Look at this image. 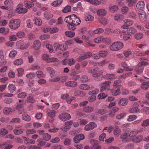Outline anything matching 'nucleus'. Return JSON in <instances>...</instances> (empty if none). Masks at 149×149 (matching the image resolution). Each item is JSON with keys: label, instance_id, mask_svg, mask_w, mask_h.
Segmentation results:
<instances>
[{"label": "nucleus", "instance_id": "nucleus-1", "mask_svg": "<svg viewBox=\"0 0 149 149\" xmlns=\"http://www.w3.org/2000/svg\"><path fill=\"white\" fill-rule=\"evenodd\" d=\"M64 21L68 23L67 26L70 31H74L76 29V26L80 24L81 21L77 15L73 14L65 17Z\"/></svg>", "mask_w": 149, "mask_h": 149}, {"label": "nucleus", "instance_id": "nucleus-2", "mask_svg": "<svg viewBox=\"0 0 149 149\" xmlns=\"http://www.w3.org/2000/svg\"><path fill=\"white\" fill-rule=\"evenodd\" d=\"M137 131H131L128 132H125L120 135V138L123 143H127L132 140V138L138 134Z\"/></svg>", "mask_w": 149, "mask_h": 149}, {"label": "nucleus", "instance_id": "nucleus-3", "mask_svg": "<svg viewBox=\"0 0 149 149\" xmlns=\"http://www.w3.org/2000/svg\"><path fill=\"white\" fill-rule=\"evenodd\" d=\"M20 20L19 19H12L9 23L10 28L13 29H17L20 25Z\"/></svg>", "mask_w": 149, "mask_h": 149}, {"label": "nucleus", "instance_id": "nucleus-4", "mask_svg": "<svg viewBox=\"0 0 149 149\" xmlns=\"http://www.w3.org/2000/svg\"><path fill=\"white\" fill-rule=\"evenodd\" d=\"M123 46V43L120 42H114L110 47V49L112 51H118L121 49Z\"/></svg>", "mask_w": 149, "mask_h": 149}, {"label": "nucleus", "instance_id": "nucleus-5", "mask_svg": "<svg viewBox=\"0 0 149 149\" xmlns=\"http://www.w3.org/2000/svg\"><path fill=\"white\" fill-rule=\"evenodd\" d=\"M138 13L140 21L142 22H145L147 20L146 14L143 10H138Z\"/></svg>", "mask_w": 149, "mask_h": 149}, {"label": "nucleus", "instance_id": "nucleus-6", "mask_svg": "<svg viewBox=\"0 0 149 149\" xmlns=\"http://www.w3.org/2000/svg\"><path fill=\"white\" fill-rule=\"evenodd\" d=\"M54 47H56V49L62 51H65L68 48V45L66 43L61 45L59 44H56L54 45Z\"/></svg>", "mask_w": 149, "mask_h": 149}, {"label": "nucleus", "instance_id": "nucleus-7", "mask_svg": "<svg viewBox=\"0 0 149 149\" xmlns=\"http://www.w3.org/2000/svg\"><path fill=\"white\" fill-rule=\"evenodd\" d=\"M88 72L91 73L93 77H98V68L97 67L95 68H90L88 70Z\"/></svg>", "mask_w": 149, "mask_h": 149}, {"label": "nucleus", "instance_id": "nucleus-8", "mask_svg": "<svg viewBox=\"0 0 149 149\" xmlns=\"http://www.w3.org/2000/svg\"><path fill=\"white\" fill-rule=\"evenodd\" d=\"M70 76L72 80L76 81L80 78V76L77 74L76 71L74 69L71 70Z\"/></svg>", "mask_w": 149, "mask_h": 149}, {"label": "nucleus", "instance_id": "nucleus-9", "mask_svg": "<svg viewBox=\"0 0 149 149\" xmlns=\"http://www.w3.org/2000/svg\"><path fill=\"white\" fill-rule=\"evenodd\" d=\"M58 117L63 121L69 120L71 118L70 115L67 113H62L59 115Z\"/></svg>", "mask_w": 149, "mask_h": 149}, {"label": "nucleus", "instance_id": "nucleus-10", "mask_svg": "<svg viewBox=\"0 0 149 149\" xmlns=\"http://www.w3.org/2000/svg\"><path fill=\"white\" fill-rule=\"evenodd\" d=\"M97 126V125L95 123L90 122L85 126V129L86 130H91L96 127Z\"/></svg>", "mask_w": 149, "mask_h": 149}, {"label": "nucleus", "instance_id": "nucleus-11", "mask_svg": "<svg viewBox=\"0 0 149 149\" xmlns=\"http://www.w3.org/2000/svg\"><path fill=\"white\" fill-rule=\"evenodd\" d=\"M84 136L82 134H80L78 135H76L74 138L73 140L74 142L75 143H79L80 141L84 139Z\"/></svg>", "mask_w": 149, "mask_h": 149}, {"label": "nucleus", "instance_id": "nucleus-12", "mask_svg": "<svg viewBox=\"0 0 149 149\" xmlns=\"http://www.w3.org/2000/svg\"><path fill=\"white\" fill-rule=\"evenodd\" d=\"M143 70V67L142 65V64L141 63H139L136 66L134 70L137 73L140 74L142 73Z\"/></svg>", "mask_w": 149, "mask_h": 149}, {"label": "nucleus", "instance_id": "nucleus-13", "mask_svg": "<svg viewBox=\"0 0 149 149\" xmlns=\"http://www.w3.org/2000/svg\"><path fill=\"white\" fill-rule=\"evenodd\" d=\"M43 131H40L39 134L42 135V138L44 141H48L51 139V136L47 133H43Z\"/></svg>", "mask_w": 149, "mask_h": 149}, {"label": "nucleus", "instance_id": "nucleus-14", "mask_svg": "<svg viewBox=\"0 0 149 149\" xmlns=\"http://www.w3.org/2000/svg\"><path fill=\"white\" fill-rule=\"evenodd\" d=\"M66 86L71 87L74 88L77 85V83L74 81H68L65 83Z\"/></svg>", "mask_w": 149, "mask_h": 149}, {"label": "nucleus", "instance_id": "nucleus-15", "mask_svg": "<svg viewBox=\"0 0 149 149\" xmlns=\"http://www.w3.org/2000/svg\"><path fill=\"white\" fill-rule=\"evenodd\" d=\"M16 109L18 110V113L20 114L22 113L24 110V105L22 103L19 104L16 107Z\"/></svg>", "mask_w": 149, "mask_h": 149}, {"label": "nucleus", "instance_id": "nucleus-16", "mask_svg": "<svg viewBox=\"0 0 149 149\" xmlns=\"http://www.w3.org/2000/svg\"><path fill=\"white\" fill-rule=\"evenodd\" d=\"M128 102V100L127 98H122L118 102V104L120 106H125Z\"/></svg>", "mask_w": 149, "mask_h": 149}, {"label": "nucleus", "instance_id": "nucleus-17", "mask_svg": "<svg viewBox=\"0 0 149 149\" xmlns=\"http://www.w3.org/2000/svg\"><path fill=\"white\" fill-rule=\"evenodd\" d=\"M143 139L142 136H138L136 137L135 136H133V138H132V140L133 142L135 143H138L141 142Z\"/></svg>", "mask_w": 149, "mask_h": 149}, {"label": "nucleus", "instance_id": "nucleus-18", "mask_svg": "<svg viewBox=\"0 0 149 149\" xmlns=\"http://www.w3.org/2000/svg\"><path fill=\"white\" fill-rule=\"evenodd\" d=\"M94 108L90 106L86 107L83 109L84 111L87 113L92 112L94 111Z\"/></svg>", "mask_w": 149, "mask_h": 149}, {"label": "nucleus", "instance_id": "nucleus-19", "mask_svg": "<svg viewBox=\"0 0 149 149\" xmlns=\"http://www.w3.org/2000/svg\"><path fill=\"white\" fill-rule=\"evenodd\" d=\"M41 43L39 40H36L34 42L33 45V47L36 49H39L40 47Z\"/></svg>", "mask_w": 149, "mask_h": 149}, {"label": "nucleus", "instance_id": "nucleus-20", "mask_svg": "<svg viewBox=\"0 0 149 149\" xmlns=\"http://www.w3.org/2000/svg\"><path fill=\"white\" fill-rule=\"evenodd\" d=\"M24 4L26 8H30L33 7L34 4L32 2L28 1H26L24 3Z\"/></svg>", "mask_w": 149, "mask_h": 149}, {"label": "nucleus", "instance_id": "nucleus-21", "mask_svg": "<svg viewBox=\"0 0 149 149\" xmlns=\"http://www.w3.org/2000/svg\"><path fill=\"white\" fill-rule=\"evenodd\" d=\"M46 70L47 72L49 74L51 77H54L55 74V72L52 68L50 67H48L47 68Z\"/></svg>", "mask_w": 149, "mask_h": 149}, {"label": "nucleus", "instance_id": "nucleus-22", "mask_svg": "<svg viewBox=\"0 0 149 149\" xmlns=\"http://www.w3.org/2000/svg\"><path fill=\"white\" fill-rule=\"evenodd\" d=\"M145 4L143 1H139L137 4L136 7L139 9V10H143L145 7Z\"/></svg>", "mask_w": 149, "mask_h": 149}, {"label": "nucleus", "instance_id": "nucleus-23", "mask_svg": "<svg viewBox=\"0 0 149 149\" xmlns=\"http://www.w3.org/2000/svg\"><path fill=\"white\" fill-rule=\"evenodd\" d=\"M17 12L19 13H25L27 12V9L26 8L19 7L16 9Z\"/></svg>", "mask_w": 149, "mask_h": 149}, {"label": "nucleus", "instance_id": "nucleus-24", "mask_svg": "<svg viewBox=\"0 0 149 149\" xmlns=\"http://www.w3.org/2000/svg\"><path fill=\"white\" fill-rule=\"evenodd\" d=\"M120 91V89L119 88H118L117 90H115L113 89L111 90L112 95L114 96H116L118 95H120L121 93Z\"/></svg>", "mask_w": 149, "mask_h": 149}, {"label": "nucleus", "instance_id": "nucleus-25", "mask_svg": "<svg viewBox=\"0 0 149 149\" xmlns=\"http://www.w3.org/2000/svg\"><path fill=\"white\" fill-rule=\"evenodd\" d=\"M73 123L72 121L70 120L68 121L65 123L64 128L66 130H68L70 129V125H72Z\"/></svg>", "mask_w": 149, "mask_h": 149}, {"label": "nucleus", "instance_id": "nucleus-26", "mask_svg": "<svg viewBox=\"0 0 149 149\" xmlns=\"http://www.w3.org/2000/svg\"><path fill=\"white\" fill-rule=\"evenodd\" d=\"M136 29L132 27H130L127 31V34L130 36H131L132 35H134L136 33Z\"/></svg>", "mask_w": 149, "mask_h": 149}, {"label": "nucleus", "instance_id": "nucleus-27", "mask_svg": "<svg viewBox=\"0 0 149 149\" xmlns=\"http://www.w3.org/2000/svg\"><path fill=\"white\" fill-rule=\"evenodd\" d=\"M22 118L26 121H29L31 120V117L26 113H24L22 115Z\"/></svg>", "mask_w": 149, "mask_h": 149}, {"label": "nucleus", "instance_id": "nucleus-28", "mask_svg": "<svg viewBox=\"0 0 149 149\" xmlns=\"http://www.w3.org/2000/svg\"><path fill=\"white\" fill-rule=\"evenodd\" d=\"M98 15L100 16H102L105 15L107 13L106 11L105 10L100 9L97 11Z\"/></svg>", "mask_w": 149, "mask_h": 149}, {"label": "nucleus", "instance_id": "nucleus-29", "mask_svg": "<svg viewBox=\"0 0 149 149\" xmlns=\"http://www.w3.org/2000/svg\"><path fill=\"white\" fill-rule=\"evenodd\" d=\"M24 140L25 141V143L26 145L32 144H34L35 143V141L32 139H28L26 137L24 138Z\"/></svg>", "mask_w": 149, "mask_h": 149}, {"label": "nucleus", "instance_id": "nucleus-30", "mask_svg": "<svg viewBox=\"0 0 149 149\" xmlns=\"http://www.w3.org/2000/svg\"><path fill=\"white\" fill-rule=\"evenodd\" d=\"M124 18L123 15L121 14L116 15L114 16V19L116 20L120 21L123 20Z\"/></svg>", "mask_w": 149, "mask_h": 149}, {"label": "nucleus", "instance_id": "nucleus-31", "mask_svg": "<svg viewBox=\"0 0 149 149\" xmlns=\"http://www.w3.org/2000/svg\"><path fill=\"white\" fill-rule=\"evenodd\" d=\"M124 22L125 24V25H127L128 27L132 25L134 23L133 21L129 19H126L124 20Z\"/></svg>", "mask_w": 149, "mask_h": 149}, {"label": "nucleus", "instance_id": "nucleus-32", "mask_svg": "<svg viewBox=\"0 0 149 149\" xmlns=\"http://www.w3.org/2000/svg\"><path fill=\"white\" fill-rule=\"evenodd\" d=\"M75 33L74 31H66L65 32V34L68 37L72 38L74 36Z\"/></svg>", "mask_w": 149, "mask_h": 149}, {"label": "nucleus", "instance_id": "nucleus-33", "mask_svg": "<svg viewBox=\"0 0 149 149\" xmlns=\"http://www.w3.org/2000/svg\"><path fill=\"white\" fill-rule=\"evenodd\" d=\"M103 77L107 79H112L113 78H116V77L114 74H107L103 76Z\"/></svg>", "mask_w": 149, "mask_h": 149}, {"label": "nucleus", "instance_id": "nucleus-34", "mask_svg": "<svg viewBox=\"0 0 149 149\" xmlns=\"http://www.w3.org/2000/svg\"><path fill=\"white\" fill-rule=\"evenodd\" d=\"M79 88L83 90H88L90 89V86L87 84H81L80 85Z\"/></svg>", "mask_w": 149, "mask_h": 149}, {"label": "nucleus", "instance_id": "nucleus-35", "mask_svg": "<svg viewBox=\"0 0 149 149\" xmlns=\"http://www.w3.org/2000/svg\"><path fill=\"white\" fill-rule=\"evenodd\" d=\"M20 42L21 45L20 46V48L22 49H26L29 45L25 43L23 41H21Z\"/></svg>", "mask_w": 149, "mask_h": 149}, {"label": "nucleus", "instance_id": "nucleus-36", "mask_svg": "<svg viewBox=\"0 0 149 149\" xmlns=\"http://www.w3.org/2000/svg\"><path fill=\"white\" fill-rule=\"evenodd\" d=\"M12 112V109L10 108L5 107L3 110V113L5 114H9L11 113Z\"/></svg>", "mask_w": 149, "mask_h": 149}, {"label": "nucleus", "instance_id": "nucleus-37", "mask_svg": "<svg viewBox=\"0 0 149 149\" xmlns=\"http://www.w3.org/2000/svg\"><path fill=\"white\" fill-rule=\"evenodd\" d=\"M8 89L10 93H13L16 90V88L14 85L10 84L8 86Z\"/></svg>", "mask_w": 149, "mask_h": 149}, {"label": "nucleus", "instance_id": "nucleus-38", "mask_svg": "<svg viewBox=\"0 0 149 149\" xmlns=\"http://www.w3.org/2000/svg\"><path fill=\"white\" fill-rule=\"evenodd\" d=\"M149 86V81L145 82L141 86V88L143 90H148Z\"/></svg>", "mask_w": 149, "mask_h": 149}, {"label": "nucleus", "instance_id": "nucleus-39", "mask_svg": "<svg viewBox=\"0 0 149 149\" xmlns=\"http://www.w3.org/2000/svg\"><path fill=\"white\" fill-rule=\"evenodd\" d=\"M38 145L42 147L45 144V142L43 141L42 139H39L37 140Z\"/></svg>", "mask_w": 149, "mask_h": 149}, {"label": "nucleus", "instance_id": "nucleus-40", "mask_svg": "<svg viewBox=\"0 0 149 149\" xmlns=\"http://www.w3.org/2000/svg\"><path fill=\"white\" fill-rule=\"evenodd\" d=\"M121 80L120 79H118L115 81L113 83V86L114 88H115V86L121 87V85L120 84V83L121 82Z\"/></svg>", "mask_w": 149, "mask_h": 149}, {"label": "nucleus", "instance_id": "nucleus-41", "mask_svg": "<svg viewBox=\"0 0 149 149\" xmlns=\"http://www.w3.org/2000/svg\"><path fill=\"white\" fill-rule=\"evenodd\" d=\"M84 1H87L91 3L94 4L95 5L99 4L100 2L98 0H84Z\"/></svg>", "mask_w": 149, "mask_h": 149}, {"label": "nucleus", "instance_id": "nucleus-42", "mask_svg": "<svg viewBox=\"0 0 149 149\" xmlns=\"http://www.w3.org/2000/svg\"><path fill=\"white\" fill-rule=\"evenodd\" d=\"M110 83L111 82L110 81H105L102 83V86L105 87L107 89L109 90V86Z\"/></svg>", "mask_w": 149, "mask_h": 149}, {"label": "nucleus", "instance_id": "nucleus-43", "mask_svg": "<svg viewBox=\"0 0 149 149\" xmlns=\"http://www.w3.org/2000/svg\"><path fill=\"white\" fill-rule=\"evenodd\" d=\"M137 116L135 115H130L129 116L127 119V121H132L136 119Z\"/></svg>", "mask_w": 149, "mask_h": 149}, {"label": "nucleus", "instance_id": "nucleus-44", "mask_svg": "<svg viewBox=\"0 0 149 149\" xmlns=\"http://www.w3.org/2000/svg\"><path fill=\"white\" fill-rule=\"evenodd\" d=\"M44 15L45 17L47 19L51 18L53 16V15L50 13L49 11H46Z\"/></svg>", "mask_w": 149, "mask_h": 149}, {"label": "nucleus", "instance_id": "nucleus-45", "mask_svg": "<svg viewBox=\"0 0 149 149\" xmlns=\"http://www.w3.org/2000/svg\"><path fill=\"white\" fill-rule=\"evenodd\" d=\"M107 96V95L104 93H101L99 94L97 97L99 99H104Z\"/></svg>", "mask_w": 149, "mask_h": 149}, {"label": "nucleus", "instance_id": "nucleus-46", "mask_svg": "<svg viewBox=\"0 0 149 149\" xmlns=\"http://www.w3.org/2000/svg\"><path fill=\"white\" fill-rule=\"evenodd\" d=\"M16 36L19 38H22L25 36V33L23 31H19L16 33Z\"/></svg>", "mask_w": 149, "mask_h": 149}, {"label": "nucleus", "instance_id": "nucleus-47", "mask_svg": "<svg viewBox=\"0 0 149 149\" xmlns=\"http://www.w3.org/2000/svg\"><path fill=\"white\" fill-rule=\"evenodd\" d=\"M129 17L133 19H136L137 17L136 13L134 11H132L129 14Z\"/></svg>", "mask_w": 149, "mask_h": 149}, {"label": "nucleus", "instance_id": "nucleus-48", "mask_svg": "<svg viewBox=\"0 0 149 149\" xmlns=\"http://www.w3.org/2000/svg\"><path fill=\"white\" fill-rule=\"evenodd\" d=\"M143 35L142 33H138L135 34L134 35V38L137 40H139L142 38L143 37Z\"/></svg>", "mask_w": 149, "mask_h": 149}, {"label": "nucleus", "instance_id": "nucleus-49", "mask_svg": "<svg viewBox=\"0 0 149 149\" xmlns=\"http://www.w3.org/2000/svg\"><path fill=\"white\" fill-rule=\"evenodd\" d=\"M104 31V30L102 28H98L93 31V33L95 34H100Z\"/></svg>", "mask_w": 149, "mask_h": 149}, {"label": "nucleus", "instance_id": "nucleus-50", "mask_svg": "<svg viewBox=\"0 0 149 149\" xmlns=\"http://www.w3.org/2000/svg\"><path fill=\"white\" fill-rule=\"evenodd\" d=\"M88 80V77L85 75H83L80 78V80L83 83H85Z\"/></svg>", "mask_w": 149, "mask_h": 149}, {"label": "nucleus", "instance_id": "nucleus-51", "mask_svg": "<svg viewBox=\"0 0 149 149\" xmlns=\"http://www.w3.org/2000/svg\"><path fill=\"white\" fill-rule=\"evenodd\" d=\"M140 111L139 109H137L133 107L129 110V112L131 113H135L137 112H139Z\"/></svg>", "mask_w": 149, "mask_h": 149}, {"label": "nucleus", "instance_id": "nucleus-52", "mask_svg": "<svg viewBox=\"0 0 149 149\" xmlns=\"http://www.w3.org/2000/svg\"><path fill=\"white\" fill-rule=\"evenodd\" d=\"M23 63V60L21 59H17L14 62V64L16 65H21Z\"/></svg>", "mask_w": 149, "mask_h": 149}, {"label": "nucleus", "instance_id": "nucleus-53", "mask_svg": "<svg viewBox=\"0 0 149 149\" xmlns=\"http://www.w3.org/2000/svg\"><path fill=\"white\" fill-rule=\"evenodd\" d=\"M96 98V96L92 95L88 97V100L90 102H92L95 100Z\"/></svg>", "mask_w": 149, "mask_h": 149}, {"label": "nucleus", "instance_id": "nucleus-54", "mask_svg": "<svg viewBox=\"0 0 149 149\" xmlns=\"http://www.w3.org/2000/svg\"><path fill=\"white\" fill-rule=\"evenodd\" d=\"M27 96L26 94V93L22 92L19 93L17 95L18 98H25Z\"/></svg>", "mask_w": 149, "mask_h": 149}, {"label": "nucleus", "instance_id": "nucleus-55", "mask_svg": "<svg viewBox=\"0 0 149 149\" xmlns=\"http://www.w3.org/2000/svg\"><path fill=\"white\" fill-rule=\"evenodd\" d=\"M17 52L15 50H12L9 54V56L12 58H14L17 54Z\"/></svg>", "mask_w": 149, "mask_h": 149}, {"label": "nucleus", "instance_id": "nucleus-56", "mask_svg": "<svg viewBox=\"0 0 149 149\" xmlns=\"http://www.w3.org/2000/svg\"><path fill=\"white\" fill-rule=\"evenodd\" d=\"M27 100L29 102L33 103L36 101L35 99H34L33 97L31 96H29L27 97Z\"/></svg>", "mask_w": 149, "mask_h": 149}, {"label": "nucleus", "instance_id": "nucleus-57", "mask_svg": "<svg viewBox=\"0 0 149 149\" xmlns=\"http://www.w3.org/2000/svg\"><path fill=\"white\" fill-rule=\"evenodd\" d=\"M99 54L100 56L104 57L107 54V52L105 51H101L99 52Z\"/></svg>", "mask_w": 149, "mask_h": 149}, {"label": "nucleus", "instance_id": "nucleus-58", "mask_svg": "<svg viewBox=\"0 0 149 149\" xmlns=\"http://www.w3.org/2000/svg\"><path fill=\"white\" fill-rule=\"evenodd\" d=\"M94 17L91 15H88L85 17V20L86 21H92L93 20Z\"/></svg>", "mask_w": 149, "mask_h": 149}, {"label": "nucleus", "instance_id": "nucleus-59", "mask_svg": "<svg viewBox=\"0 0 149 149\" xmlns=\"http://www.w3.org/2000/svg\"><path fill=\"white\" fill-rule=\"evenodd\" d=\"M99 92V90L98 89H95L94 91H89L88 93V94L89 95H95L97 94Z\"/></svg>", "mask_w": 149, "mask_h": 149}, {"label": "nucleus", "instance_id": "nucleus-60", "mask_svg": "<svg viewBox=\"0 0 149 149\" xmlns=\"http://www.w3.org/2000/svg\"><path fill=\"white\" fill-rule=\"evenodd\" d=\"M71 7L70 6H67L65 7L63 10L62 11L63 13H66L70 11Z\"/></svg>", "mask_w": 149, "mask_h": 149}, {"label": "nucleus", "instance_id": "nucleus-61", "mask_svg": "<svg viewBox=\"0 0 149 149\" xmlns=\"http://www.w3.org/2000/svg\"><path fill=\"white\" fill-rule=\"evenodd\" d=\"M107 112V111L104 109H100L97 110V113L101 115H103L106 113Z\"/></svg>", "mask_w": 149, "mask_h": 149}, {"label": "nucleus", "instance_id": "nucleus-62", "mask_svg": "<svg viewBox=\"0 0 149 149\" xmlns=\"http://www.w3.org/2000/svg\"><path fill=\"white\" fill-rule=\"evenodd\" d=\"M99 21L102 25H106L107 24V19L104 18H101Z\"/></svg>", "mask_w": 149, "mask_h": 149}, {"label": "nucleus", "instance_id": "nucleus-63", "mask_svg": "<svg viewBox=\"0 0 149 149\" xmlns=\"http://www.w3.org/2000/svg\"><path fill=\"white\" fill-rule=\"evenodd\" d=\"M126 113H123L118 114L116 116V118L118 119H120L122 118L124 116L126 115Z\"/></svg>", "mask_w": 149, "mask_h": 149}, {"label": "nucleus", "instance_id": "nucleus-64", "mask_svg": "<svg viewBox=\"0 0 149 149\" xmlns=\"http://www.w3.org/2000/svg\"><path fill=\"white\" fill-rule=\"evenodd\" d=\"M149 125V119H147L144 120L142 123L141 125L143 126H147Z\"/></svg>", "mask_w": 149, "mask_h": 149}]
</instances>
